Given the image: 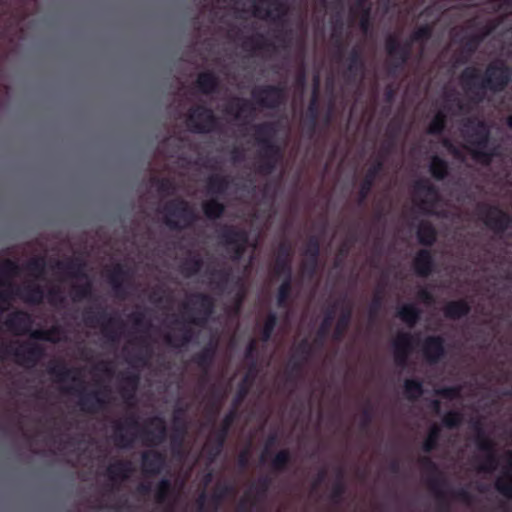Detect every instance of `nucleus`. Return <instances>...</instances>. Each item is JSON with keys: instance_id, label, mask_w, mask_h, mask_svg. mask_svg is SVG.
Segmentation results:
<instances>
[{"instance_id": "29", "label": "nucleus", "mask_w": 512, "mask_h": 512, "mask_svg": "<svg viewBox=\"0 0 512 512\" xmlns=\"http://www.w3.org/2000/svg\"><path fill=\"white\" fill-rule=\"evenodd\" d=\"M133 472L134 467L129 460H117L106 469V475L113 483L127 480Z\"/></svg>"}, {"instance_id": "41", "label": "nucleus", "mask_w": 512, "mask_h": 512, "mask_svg": "<svg viewBox=\"0 0 512 512\" xmlns=\"http://www.w3.org/2000/svg\"><path fill=\"white\" fill-rule=\"evenodd\" d=\"M179 331L181 332L178 336L167 335L165 342L172 347L180 348L191 343L196 336L194 329L189 325H183Z\"/></svg>"}, {"instance_id": "47", "label": "nucleus", "mask_w": 512, "mask_h": 512, "mask_svg": "<svg viewBox=\"0 0 512 512\" xmlns=\"http://www.w3.org/2000/svg\"><path fill=\"white\" fill-rule=\"evenodd\" d=\"M449 170V163L445 159L437 155L431 158L429 172L435 180H444L449 175Z\"/></svg>"}, {"instance_id": "46", "label": "nucleus", "mask_w": 512, "mask_h": 512, "mask_svg": "<svg viewBox=\"0 0 512 512\" xmlns=\"http://www.w3.org/2000/svg\"><path fill=\"white\" fill-rule=\"evenodd\" d=\"M282 277L283 280L277 290L276 302L279 308H288L292 293V275Z\"/></svg>"}, {"instance_id": "43", "label": "nucleus", "mask_w": 512, "mask_h": 512, "mask_svg": "<svg viewBox=\"0 0 512 512\" xmlns=\"http://www.w3.org/2000/svg\"><path fill=\"white\" fill-rule=\"evenodd\" d=\"M352 319V307L351 305H346L342 311L338 320L336 322V326L333 332V339L336 341L342 340L346 331L348 330Z\"/></svg>"}, {"instance_id": "14", "label": "nucleus", "mask_w": 512, "mask_h": 512, "mask_svg": "<svg viewBox=\"0 0 512 512\" xmlns=\"http://www.w3.org/2000/svg\"><path fill=\"white\" fill-rule=\"evenodd\" d=\"M139 421L136 415L131 414L123 420L115 421L113 426V440L117 447L129 448L134 441V435H129V430L137 429Z\"/></svg>"}, {"instance_id": "54", "label": "nucleus", "mask_w": 512, "mask_h": 512, "mask_svg": "<svg viewBox=\"0 0 512 512\" xmlns=\"http://www.w3.org/2000/svg\"><path fill=\"white\" fill-rule=\"evenodd\" d=\"M173 492V485L169 478H162L155 488V500L159 504L166 503Z\"/></svg>"}, {"instance_id": "12", "label": "nucleus", "mask_w": 512, "mask_h": 512, "mask_svg": "<svg viewBox=\"0 0 512 512\" xmlns=\"http://www.w3.org/2000/svg\"><path fill=\"white\" fill-rule=\"evenodd\" d=\"M235 418L236 411L231 410L224 416L220 427L209 439L208 444L206 445V452L210 461L216 460L221 455L228 437L230 427L232 426Z\"/></svg>"}, {"instance_id": "42", "label": "nucleus", "mask_w": 512, "mask_h": 512, "mask_svg": "<svg viewBox=\"0 0 512 512\" xmlns=\"http://www.w3.org/2000/svg\"><path fill=\"white\" fill-rule=\"evenodd\" d=\"M192 362L202 371V375L199 380L200 385H206L209 381V373L213 366L214 359L199 351L193 355Z\"/></svg>"}, {"instance_id": "60", "label": "nucleus", "mask_w": 512, "mask_h": 512, "mask_svg": "<svg viewBox=\"0 0 512 512\" xmlns=\"http://www.w3.org/2000/svg\"><path fill=\"white\" fill-rule=\"evenodd\" d=\"M278 317L275 312H269L264 320L263 326L260 331V340L262 342H268L277 326Z\"/></svg>"}, {"instance_id": "50", "label": "nucleus", "mask_w": 512, "mask_h": 512, "mask_svg": "<svg viewBox=\"0 0 512 512\" xmlns=\"http://www.w3.org/2000/svg\"><path fill=\"white\" fill-rule=\"evenodd\" d=\"M47 372L54 376L56 381L65 382L68 379L76 381V378L72 377V374L78 372V370L74 368H68L63 362H56L54 365L48 367Z\"/></svg>"}, {"instance_id": "8", "label": "nucleus", "mask_w": 512, "mask_h": 512, "mask_svg": "<svg viewBox=\"0 0 512 512\" xmlns=\"http://www.w3.org/2000/svg\"><path fill=\"white\" fill-rule=\"evenodd\" d=\"M476 211L485 226L497 235L504 234L512 226V216L496 205L479 203Z\"/></svg>"}, {"instance_id": "36", "label": "nucleus", "mask_w": 512, "mask_h": 512, "mask_svg": "<svg viewBox=\"0 0 512 512\" xmlns=\"http://www.w3.org/2000/svg\"><path fill=\"white\" fill-rule=\"evenodd\" d=\"M241 47L243 50L251 52L270 51L275 49L274 44L261 33L247 37L242 42Z\"/></svg>"}, {"instance_id": "59", "label": "nucleus", "mask_w": 512, "mask_h": 512, "mask_svg": "<svg viewBox=\"0 0 512 512\" xmlns=\"http://www.w3.org/2000/svg\"><path fill=\"white\" fill-rule=\"evenodd\" d=\"M139 375L137 373H125L122 375V381L125 387L122 388V396L126 400L133 398L134 392L139 384Z\"/></svg>"}, {"instance_id": "45", "label": "nucleus", "mask_w": 512, "mask_h": 512, "mask_svg": "<svg viewBox=\"0 0 512 512\" xmlns=\"http://www.w3.org/2000/svg\"><path fill=\"white\" fill-rule=\"evenodd\" d=\"M225 209V205L217 197H212L202 204L203 213L209 220L220 219L224 215Z\"/></svg>"}, {"instance_id": "40", "label": "nucleus", "mask_w": 512, "mask_h": 512, "mask_svg": "<svg viewBox=\"0 0 512 512\" xmlns=\"http://www.w3.org/2000/svg\"><path fill=\"white\" fill-rule=\"evenodd\" d=\"M230 187V178L226 175L214 174L207 180V193L217 197L226 193Z\"/></svg>"}, {"instance_id": "17", "label": "nucleus", "mask_w": 512, "mask_h": 512, "mask_svg": "<svg viewBox=\"0 0 512 512\" xmlns=\"http://www.w3.org/2000/svg\"><path fill=\"white\" fill-rule=\"evenodd\" d=\"M147 424L152 429L145 428L142 430L143 442L146 446L155 447L162 444L167 438V426L165 420L155 416L147 420Z\"/></svg>"}, {"instance_id": "52", "label": "nucleus", "mask_w": 512, "mask_h": 512, "mask_svg": "<svg viewBox=\"0 0 512 512\" xmlns=\"http://www.w3.org/2000/svg\"><path fill=\"white\" fill-rule=\"evenodd\" d=\"M209 274L214 278L211 283L214 285L215 289L224 291L231 280L232 270L231 268L224 267L211 270Z\"/></svg>"}, {"instance_id": "48", "label": "nucleus", "mask_w": 512, "mask_h": 512, "mask_svg": "<svg viewBox=\"0 0 512 512\" xmlns=\"http://www.w3.org/2000/svg\"><path fill=\"white\" fill-rule=\"evenodd\" d=\"M186 433L187 427L185 422L175 415L173 433L170 437L171 446L174 451L182 448Z\"/></svg>"}, {"instance_id": "34", "label": "nucleus", "mask_w": 512, "mask_h": 512, "mask_svg": "<svg viewBox=\"0 0 512 512\" xmlns=\"http://www.w3.org/2000/svg\"><path fill=\"white\" fill-rule=\"evenodd\" d=\"M55 267L75 279H88L85 272V263L79 259H70L66 262L57 261Z\"/></svg>"}, {"instance_id": "64", "label": "nucleus", "mask_w": 512, "mask_h": 512, "mask_svg": "<svg viewBox=\"0 0 512 512\" xmlns=\"http://www.w3.org/2000/svg\"><path fill=\"white\" fill-rule=\"evenodd\" d=\"M446 123H447V117H446L445 113H443L441 111L438 112L431 120V122L427 128V133L430 135H435V136L441 135L446 128Z\"/></svg>"}, {"instance_id": "19", "label": "nucleus", "mask_w": 512, "mask_h": 512, "mask_svg": "<svg viewBox=\"0 0 512 512\" xmlns=\"http://www.w3.org/2000/svg\"><path fill=\"white\" fill-rule=\"evenodd\" d=\"M33 320L31 315L24 310L11 312L4 321L5 328L14 335L21 336L32 332L30 331Z\"/></svg>"}, {"instance_id": "4", "label": "nucleus", "mask_w": 512, "mask_h": 512, "mask_svg": "<svg viewBox=\"0 0 512 512\" xmlns=\"http://www.w3.org/2000/svg\"><path fill=\"white\" fill-rule=\"evenodd\" d=\"M184 323L198 327H205L215 311V300L212 296L202 292L190 295L189 301L182 304Z\"/></svg>"}, {"instance_id": "63", "label": "nucleus", "mask_w": 512, "mask_h": 512, "mask_svg": "<svg viewBox=\"0 0 512 512\" xmlns=\"http://www.w3.org/2000/svg\"><path fill=\"white\" fill-rule=\"evenodd\" d=\"M472 158L484 166L491 164L493 158L496 156L495 149L487 148H472L469 150Z\"/></svg>"}, {"instance_id": "16", "label": "nucleus", "mask_w": 512, "mask_h": 512, "mask_svg": "<svg viewBox=\"0 0 512 512\" xmlns=\"http://www.w3.org/2000/svg\"><path fill=\"white\" fill-rule=\"evenodd\" d=\"M347 65L344 72V78L348 83L360 82L364 79L366 72V63L362 50L354 46L346 59Z\"/></svg>"}, {"instance_id": "7", "label": "nucleus", "mask_w": 512, "mask_h": 512, "mask_svg": "<svg viewBox=\"0 0 512 512\" xmlns=\"http://www.w3.org/2000/svg\"><path fill=\"white\" fill-rule=\"evenodd\" d=\"M0 355L13 356L21 366L34 367L44 357L45 349L35 342H21L17 346L0 345Z\"/></svg>"}, {"instance_id": "33", "label": "nucleus", "mask_w": 512, "mask_h": 512, "mask_svg": "<svg viewBox=\"0 0 512 512\" xmlns=\"http://www.w3.org/2000/svg\"><path fill=\"white\" fill-rule=\"evenodd\" d=\"M195 87L204 95L212 94L219 88V78L212 71L201 72L197 76Z\"/></svg>"}, {"instance_id": "32", "label": "nucleus", "mask_w": 512, "mask_h": 512, "mask_svg": "<svg viewBox=\"0 0 512 512\" xmlns=\"http://www.w3.org/2000/svg\"><path fill=\"white\" fill-rule=\"evenodd\" d=\"M471 311L469 302L465 299L449 301L443 308L445 318L458 320L467 316Z\"/></svg>"}, {"instance_id": "21", "label": "nucleus", "mask_w": 512, "mask_h": 512, "mask_svg": "<svg viewBox=\"0 0 512 512\" xmlns=\"http://www.w3.org/2000/svg\"><path fill=\"white\" fill-rule=\"evenodd\" d=\"M303 254L306 260L302 264L304 275L312 278L318 269L319 256H320V241L318 237L311 236L306 244Z\"/></svg>"}, {"instance_id": "56", "label": "nucleus", "mask_w": 512, "mask_h": 512, "mask_svg": "<svg viewBox=\"0 0 512 512\" xmlns=\"http://www.w3.org/2000/svg\"><path fill=\"white\" fill-rule=\"evenodd\" d=\"M334 319V309H330L327 311L324 320L322 321L315 339L313 340V343L315 346L322 347L324 345V341L328 335L329 328L332 324V321Z\"/></svg>"}, {"instance_id": "51", "label": "nucleus", "mask_w": 512, "mask_h": 512, "mask_svg": "<svg viewBox=\"0 0 512 512\" xmlns=\"http://www.w3.org/2000/svg\"><path fill=\"white\" fill-rule=\"evenodd\" d=\"M21 271V267L18 263L11 259H6L0 266V279L5 281L6 286L12 287V278L17 276Z\"/></svg>"}, {"instance_id": "23", "label": "nucleus", "mask_w": 512, "mask_h": 512, "mask_svg": "<svg viewBox=\"0 0 512 512\" xmlns=\"http://www.w3.org/2000/svg\"><path fill=\"white\" fill-rule=\"evenodd\" d=\"M392 345L395 364L399 367H405L414 347V336L410 333H400Z\"/></svg>"}, {"instance_id": "58", "label": "nucleus", "mask_w": 512, "mask_h": 512, "mask_svg": "<svg viewBox=\"0 0 512 512\" xmlns=\"http://www.w3.org/2000/svg\"><path fill=\"white\" fill-rule=\"evenodd\" d=\"M423 392V383L421 380L410 378L404 381V394L408 400H417Z\"/></svg>"}, {"instance_id": "25", "label": "nucleus", "mask_w": 512, "mask_h": 512, "mask_svg": "<svg viewBox=\"0 0 512 512\" xmlns=\"http://www.w3.org/2000/svg\"><path fill=\"white\" fill-rule=\"evenodd\" d=\"M420 462L422 467L431 474V477L428 479L429 488L442 502L446 497V493L441 490V487L446 484V481L442 478L437 464L429 457H423Z\"/></svg>"}, {"instance_id": "10", "label": "nucleus", "mask_w": 512, "mask_h": 512, "mask_svg": "<svg viewBox=\"0 0 512 512\" xmlns=\"http://www.w3.org/2000/svg\"><path fill=\"white\" fill-rule=\"evenodd\" d=\"M219 238L227 246V251L231 252L232 261H239L244 256L249 241V234L245 229L224 226Z\"/></svg>"}, {"instance_id": "5", "label": "nucleus", "mask_w": 512, "mask_h": 512, "mask_svg": "<svg viewBox=\"0 0 512 512\" xmlns=\"http://www.w3.org/2000/svg\"><path fill=\"white\" fill-rule=\"evenodd\" d=\"M83 321L86 326L94 328L99 326L103 336L109 343L115 344L119 341L120 332L118 328L123 327V322L109 315L103 308L97 311L89 308L84 311Z\"/></svg>"}, {"instance_id": "1", "label": "nucleus", "mask_w": 512, "mask_h": 512, "mask_svg": "<svg viewBox=\"0 0 512 512\" xmlns=\"http://www.w3.org/2000/svg\"><path fill=\"white\" fill-rule=\"evenodd\" d=\"M479 76V70L473 66L466 67L460 74L462 88L475 103L483 100V89L493 93L504 91L511 82L512 70L505 62L497 60L487 65L481 82L477 83Z\"/></svg>"}, {"instance_id": "30", "label": "nucleus", "mask_w": 512, "mask_h": 512, "mask_svg": "<svg viewBox=\"0 0 512 512\" xmlns=\"http://www.w3.org/2000/svg\"><path fill=\"white\" fill-rule=\"evenodd\" d=\"M414 191L418 195L425 196V198L421 200V207L434 206L439 201L438 188L427 179L416 181L414 184Z\"/></svg>"}, {"instance_id": "37", "label": "nucleus", "mask_w": 512, "mask_h": 512, "mask_svg": "<svg viewBox=\"0 0 512 512\" xmlns=\"http://www.w3.org/2000/svg\"><path fill=\"white\" fill-rule=\"evenodd\" d=\"M416 237L422 246L431 247L436 243L437 230L429 221H421L416 230Z\"/></svg>"}, {"instance_id": "15", "label": "nucleus", "mask_w": 512, "mask_h": 512, "mask_svg": "<svg viewBox=\"0 0 512 512\" xmlns=\"http://www.w3.org/2000/svg\"><path fill=\"white\" fill-rule=\"evenodd\" d=\"M65 392L67 393H78L79 400L78 406L80 410L84 413L94 414L104 409L107 405V401L101 396L104 392H108V389L105 388L104 391H91L85 392L84 390L78 391L74 388H66Z\"/></svg>"}, {"instance_id": "61", "label": "nucleus", "mask_w": 512, "mask_h": 512, "mask_svg": "<svg viewBox=\"0 0 512 512\" xmlns=\"http://www.w3.org/2000/svg\"><path fill=\"white\" fill-rule=\"evenodd\" d=\"M233 492V487L229 484L218 485L215 491L210 496L209 502L213 507V512H216L221 505L222 501Z\"/></svg>"}, {"instance_id": "26", "label": "nucleus", "mask_w": 512, "mask_h": 512, "mask_svg": "<svg viewBox=\"0 0 512 512\" xmlns=\"http://www.w3.org/2000/svg\"><path fill=\"white\" fill-rule=\"evenodd\" d=\"M413 270L417 276L426 278L435 270L436 264L431 250L420 249L412 262Z\"/></svg>"}, {"instance_id": "27", "label": "nucleus", "mask_w": 512, "mask_h": 512, "mask_svg": "<svg viewBox=\"0 0 512 512\" xmlns=\"http://www.w3.org/2000/svg\"><path fill=\"white\" fill-rule=\"evenodd\" d=\"M270 4L272 6L271 9H263L260 6H255L254 8V16L260 19H269L273 23H281L283 22V18L286 16L288 8L285 3L280 0H271Z\"/></svg>"}, {"instance_id": "35", "label": "nucleus", "mask_w": 512, "mask_h": 512, "mask_svg": "<svg viewBox=\"0 0 512 512\" xmlns=\"http://www.w3.org/2000/svg\"><path fill=\"white\" fill-rule=\"evenodd\" d=\"M17 297L30 304H40L44 298V290L39 284L29 283L16 288Z\"/></svg>"}, {"instance_id": "22", "label": "nucleus", "mask_w": 512, "mask_h": 512, "mask_svg": "<svg viewBox=\"0 0 512 512\" xmlns=\"http://www.w3.org/2000/svg\"><path fill=\"white\" fill-rule=\"evenodd\" d=\"M422 352L428 363H438L446 354L444 338L439 335L427 336L422 344Z\"/></svg>"}, {"instance_id": "39", "label": "nucleus", "mask_w": 512, "mask_h": 512, "mask_svg": "<svg viewBox=\"0 0 512 512\" xmlns=\"http://www.w3.org/2000/svg\"><path fill=\"white\" fill-rule=\"evenodd\" d=\"M471 426L476 432L475 442L478 450L485 454L495 452V443L486 435L481 421L476 420Z\"/></svg>"}, {"instance_id": "53", "label": "nucleus", "mask_w": 512, "mask_h": 512, "mask_svg": "<svg viewBox=\"0 0 512 512\" xmlns=\"http://www.w3.org/2000/svg\"><path fill=\"white\" fill-rule=\"evenodd\" d=\"M345 492L346 485L344 482V471L343 469L339 468L337 471V479L332 486L329 498L334 504H339L341 503Z\"/></svg>"}, {"instance_id": "31", "label": "nucleus", "mask_w": 512, "mask_h": 512, "mask_svg": "<svg viewBox=\"0 0 512 512\" xmlns=\"http://www.w3.org/2000/svg\"><path fill=\"white\" fill-rule=\"evenodd\" d=\"M127 277L128 271L121 264L115 265L109 271L107 279L117 297L124 298L126 296L124 281Z\"/></svg>"}, {"instance_id": "24", "label": "nucleus", "mask_w": 512, "mask_h": 512, "mask_svg": "<svg viewBox=\"0 0 512 512\" xmlns=\"http://www.w3.org/2000/svg\"><path fill=\"white\" fill-rule=\"evenodd\" d=\"M384 162L381 158H377L374 163L368 168L363 180L360 183L358 191V204L362 205L368 198L376 178L383 170Z\"/></svg>"}, {"instance_id": "20", "label": "nucleus", "mask_w": 512, "mask_h": 512, "mask_svg": "<svg viewBox=\"0 0 512 512\" xmlns=\"http://www.w3.org/2000/svg\"><path fill=\"white\" fill-rule=\"evenodd\" d=\"M225 114L231 115L236 120L247 123L253 119L255 108L250 100L243 97H233L224 109Z\"/></svg>"}, {"instance_id": "13", "label": "nucleus", "mask_w": 512, "mask_h": 512, "mask_svg": "<svg viewBox=\"0 0 512 512\" xmlns=\"http://www.w3.org/2000/svg\"><path fill=\"white\" fill-rule=\"evenodd\" d=\"M464 136L473 148H487L490 130L486 123L475 118H468L464 123Z\"/></svg>"}, {"instance_id": "18", "label": "nucleus", "mask_w": 512, "mask_h": 512, "mask_svg": "<svg viewBox=\"0 0 512 512\" xmlns=\"http://www.w3.org/2000/svg\"><path fill=\"white\" fill-rule=\"evenodd\" d=\"M142 472L146 477H155L166 467V455L158 450H147L141 454Z\"/></svg>"}, {"instance_id": "49", "label": "nucleus", "mask_w": 512, "mask_h": 512, "mask_svg": "<svg viewBox=\"0 0 512 512\" xmlns=\"http://www.w3.org/2000/svg\"><path fill=\"white\" fill-rule=\"evenodd\" d=\"M291 461V452L288 449H281L271 459L270 468L276 473H281L289 468Z\"/></svg>"}, {"instance_id": "62", "label": "nucleus", "mask_w": 512, "mask_h": 512, "mask_svg": "<svg viewBox=\"0 0 512 512\" xmlns=\"http://www.w3.org/2000/svg\"><path fill=\"white\" fill-rule=\"evenodd\" d=\"M441 429L437 425H433L428 432L426 439L423 441L421 449L425 453H430L438 447Z\"/></svg>"}, {"instance_id": "3", "label": "nucleus", "mask_w": 512, "mask_h": 512, "mask_svg": "<svg viewBox=\"0 0 512 512\" xmlns=\"http://www.w3.org/2000/svg\"><path fill=\"white\" fill-rule=\"evenodd\" d=\"M162 212L163 221L171 230H184L190 228L198 219V214L190 203L180 197L165 203Z\"/></svg>"}, {"instance_id": "28", "label": "nucleus", "mask_w": 512, "mask_h": 512, "mask_svg": "<svg viewBox=\"0 0 512 512\" xmlns=\"http://www.w3.org/2000/svg\"><path fill=\"white\" fill-rule=\"evenodd\" d=\"M291 256V246L285 242L281 243L278 248V255L273 269L276 276L292 275Z\"/></svg>"}, {"instance_id": "44", "label": "nucleus", "mask_w": 512, "mask_h": 512, "mask_svg": "<svg viewBox=\"0 0 512 512\" xmlns=\"http://www.w3.org/2000/svg\"><path fill=\"white\" fill-rule=\"evenodd\" d=\"M397 316L409 327H413L420 319L421 310L415 304L408 303L397 310Z\"/></svg>"}, {"instance_id": "55", "label": "nucleus", "mask_w": 512, "mask_h": 512, "mask_svg": "<svg viewBox=\"0 0 512 512\" xmlns=\"http://www.w3.org/2000/svg\"><path fill=\"white\" fill-rule=\"evenodd\" d=\"M151 183L161 195H174L177 190L175 181L169 177H152Z\"/></svg>"}, {"instance_id": "9", "label": "nucleus", "mask_w": 512, "mask_h": 512, "mask_svg": "<svg viewBox=\"0 0 512 512\" xmlns=\"http://www.w3.org/2000/svg\"><path fill=\"white\" fill-rule=\"evenodd\" d=\"M413 44L410 38L404 42H400L394 35H389L386 38L385 49L387 54L393 59L389 66V75H395L408 62L411 57Z\"/></svg>"}, {"instance_id": "57", "label": "nucleus", "mask_w": 512, "mask_h": 512, "mask_svg": "<svg viewBox=\"0 0 512 512\" xmlns=\"http://www.w3.org/2000/svg\"><path fill=\"white\" fill-rule=\"evenodd\" d=\"M496 24H490L484 27V31L481 35H471L469 36L464 43V51L468 53V55H472L476 52L479 44L482 42L485 36L489 35Z\"/></svg>"}, {"instance_id": "38", "label": "nucleus", "mask_w": 512, "mask_h": 512, "mask_svg": "<svg viewBox=\"0 0 512 512\" xmlns=\"http://www.w3.org/2000/svg\"><path fill=\"white\" fill-rule=\"evenodd\" d=\"M318 97H319V81L316 80L312 97L310 100V103L307 108V115L305 124L309 127V130L311 133L315 132L316 125H317V119L319 114V104H318Z\"/></svg>"}, {"instance_id": "6", "label": "nucleus", "mask_w": 512, "mask_h": 512, "mask_svg": "<svg viewBox=\"0 0 512 512\" xmlns=\"http://www.w3.org/2000/svg\"><path fill=\"white\" fill-rule=\"evenodd\" d=\"M186 125L192 133L208 134L219 130L220 121L210 107L196 105L189 109Z\"/></svg>"}, {"instance_id": "11", "label": "nucleus", "mask_w": 512, "mask_h": 512, "mask_svg": "<svg viewBox=\"0 0 512 512\" xmlns=\"http://www.w3.org/2000/svg\"><path fill=\"white\" fill-rule=\"evenodd\" d=\"M255 102L262 108L277 109L285 103L287 95L283 85H262L251 93Z\"/></svg>"}, {"instance_id": "2", "label": "nucleus", "mask_w": 512, "mask_h": 512, "mask_svg": "<svg viewBox=\"0 0 512 512\" xmlns=\"http://www.w3.org/2000/svg\"><path fill=\"white\" fill-rule=\"evenodd\" d=\"M254 139L259 146L257 171L263 175L271 174L281 157V149L274 138L278 131L276 122L265 121L253 125Z\"/></svg>"}]
</instances>
